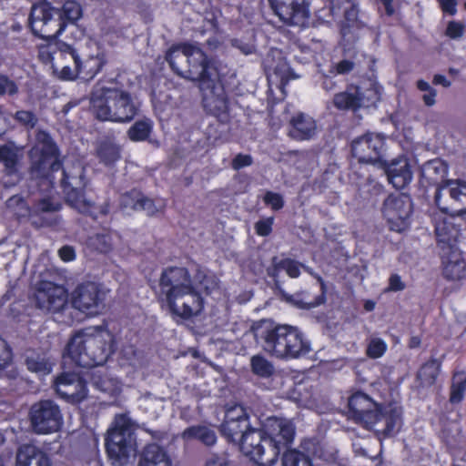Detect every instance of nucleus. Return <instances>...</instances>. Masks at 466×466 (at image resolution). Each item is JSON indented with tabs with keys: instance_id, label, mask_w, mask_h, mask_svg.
Segmentation results:
<instances>
[{
	"instance_id": "nucleus-1",
	"label": "nucleus",
	"mask_w": 466,
	"mask_h": 466,
	"mask_svg": "<svg viewBox=\"0 0 466 466\" xmlns=\"http://www.w3.org/2000/svg\"><path fill=\"white\" fill-rule=\"evenodd\" d=\"M156 297L161 309L172 318L190 319L204 309V299L185 267L168 266L158 279Z\"/></svg>"
},
{
	"instance_id": "nucleus-2",
	"label": "nucleus",
	"mask_w": 466,
	"mask_h": 466,
	"mask_svg": "<svg viewBox=\"0 0 466 466\" xmlns=\"http://www.w3.org/2000/svg\"><path fill=\"white\" fill-rule=\"evenodd\" d=\"M295 437V428L277 417L268 418L263 428L249 429L237 442L240 451L258 466H271Z\"/></svg>"
},
{
	"instance_id": "nucleus-3",
	"label": "nucleus",
	"mask_w": 466,
	"mask_h": 466,
	"mask_svg": "<svg viewBox=\"0 0 466 466\" xmlns=\"http://www.w3.org/2000/svg\"><path fill=\"white\" fill-rule=\"evenodd\" d=\"M347 408L350 420L363 429L373 431L380 439L393 437L401 428L400 408L379 404L360 390L349 397Z\"/></svg>"
},
{
	"instance_id": "nucleus-4",
	"label": "nucleus",
	"mask_w": 466,
	"mask_h": 466,
	"mask_svg": "<svg viewBox=\"0 0 466 466\" xmlns=\"http://www.w3.org/2000/svg\"><path fill=\"white\" fill-rule=\"evenodd\" d=\"M165 59L176 75L198 82L199 89L215 87L218 75L217 63L193 44L172 45L167 50Z\"/></svg>"
},
{
	"instance_id": "nucleus-5",
	"label": "nucleus",
	"mask_w": 466,
	"mask_h": 466,
	"mask_svg": "<svg viewBox=\"0 0 466 466\" xmlns=\"http://www.w3.org/2000/svg\"><path fill=\"white\" fill-rule=\"evenodd\" d=\"M257 339L263 340L264 349L280 359H298L311 350L310 342L297 328L289 325H275L266 320L254 328Z\"/></svg>"
},
{
	"instance_id": "nucleus-6",
	"label": "nucleus",
	"mask_w": 466,
	"mask_h": 466,
	"mask_svg": "<svg viewBox=\"0 0 466 466\" xmlns=\"http://www.w3.org/2000/svg\"><path fill=\"white\" fill-rule=\"evenodd\" d=\"M81 15L82 8L75 0L66 1L61 8L41 2L32 5L28 24L34 35L41 39H55L68 24L76 23Z\"/></svg>"
},
{
	"instance_id": "nucleus-7",
	"label": "nucleus",
	"mask_w": 466,
	"mask_h": 466,
	"mask_svg": "<svg viewBox=\"0 0 466 466\" xmlns=\"http://www.w3.org/2000/svg\"><path fill=\"white\" fill-rule=\"evenodd\" d=\"M90 109L102 122L129 123L139 108L127 91L97 83L90 94Z\"/></svg>"
},
{
	"instance_id": "nucleus-8",
	"label": "nucleus",
	"mask_w": 466,
	"mask_h": 466,
	"mask_svg": "<svg viewBox=\"0 0 466 466\" xmlns=\"http://www.w3.org/2000/svg\"><path fill=\"white\" fill-rule=\"evenodd\" d=\"M301 268L311 273L309 267H306L294 258L273 256L270 260V265L266 268V272L268 277L272 279L275 287L279 290L281 298L286 302L300 309H311L326 302L327 286L321 276L316 275V279L320 287V293L312 298L307 291L298 292L293 295L288 294L280 287L279 276L281 271H285L290 279H298L301 274Z\"/></svg>"
},
{
	"instance_id": "nucleus-9",
	"label": "nucleus",
	"mask_w": 466,
	"mask_h": 466,
	"mask_svg": "<svg viewBox=\"0 0 466 466\" xmlns=\"http://www.w3.org/2000/svg\"><path fill=\"white\" fill-rule=\"evenodd\" d=\"M114 351L113 340L108 342L101 335L79 330L69 339L63 352V361L70 360L76 367L91 369L104 365Z\"/></svg>"
},
{
	"instance_id": "nucleus-10",
	"label": "nucleus",
	"mask_w": 466,
	"mask_h": 466,
	"mask_svg": "<svg viewBox=\"0 0 466 466\" xmlns=\"http://www.w3.org/2000/svg\"><path fill=\"white\" fill-rule=\"evenodd\" d=\"M30 173L37 177H48L63 169L60 150L50 134L39 130L35 136V143L28 151Z\"/></svg>"
},
{
	"instance_id": "nucleus-11",
	"label": "nucleus",
	"mask_w": 466,
	"mask_h": 466,
	"mask_svg": "<svg viewBox=\"0 0 466 466\" xmlns=\"http://www.w3.org/2000/svg\"><path fill=\"white\" fill-rule=\"evenodd\" d=\"M57 47L61 58L66 59L69 56L74 62V68L69 66H62L59 76L62 80L72 81L78 77L86 81L92 80L102 71L107 62L103 52H97L95 56H85L80 55L72 45L66 42L58 43Z\"/></svg>"
},
{
	"instance_id": "nucleus-12",
	"label": "nucleus",
	"mask_w": 466,
	"mask_h": 466,
	"mask_svg": "<svg viewBox=\"0 0 466 466\" xmlns=\"http://www.w3.org/2000/svg\"><path fill=\"white\" fill-rule=\"evenodd\" d=\"M133 431L131 420L126 414L116 415L105 437V448L114 465H124L130 455Z\"/></svg>"
},
{
	"instance_id": "nucleus-13",
	"label": "nucleus",
	"mask_w": 466,
	"mask_h": 466,
	"mask_svg": "<svg viewBox=\"0 0 466 466\" xmlns=\"http://www.w3.org/2000/svg\"><path fill=\"white\" fill-rule=\"evenodd\" d=\"M69 298L73 309L86 316H96L104 307L106 292L101 283L86 280L76 286Z\"/></svg>"
},
{
	"instance_id": "nucleus-14",
	"label": "nucleus",
	"mask_w": 466,
	"mask_h": 466,
	"mask_svg": "<svg viewBox=\"0 0 466 466\" xmlns=\"http://www.w3.org/2000/svg\"><path fill=\"white\" fill-rule=\"evenodd\" d=\"M329 13L333 19L343 17L339 22V33L346 45L357 40L355 30L362 27L359 19V5L356 0H330Z\"/></svg>"
},
{
	"instance_id": "nucleus-15",
	"label": "nucleus",
	"mask_w": 466,
	"mask_h": 466,
	"mask_svg": "<svg viewBox=\"0 0 466 466\" xmlns=\"http://www.w3.org/2000/svg\"><path fill=\"white\" fill-rule=\"evenodd\" d=\"M29 419L33 431L37 434L58 431L63 425L59 406L51 400H40L32 405Z\"/></svg>"
},
{
	"instance_id": "nucleus-16",
	"label": "nucleus",
	"mask_w": 466,
	"mask_h": 466,
	"mask_svg": "<svg viewBox=\"0 0 466 466\" xmlns=\"http://www.w3.org/2000/svg\"><path fill=\"white\" fill-rule=\"evenodd\" d=\"M381 212L390 229L402 232L410 225V218L412 214L411 199L408 195L390 194L383 201Z\"/></svg>"
},
{
	"instance_id": "nucleus-17",
	"label": "nucleus",
	"mask_w": 466,
	"mask_h": 466,
	"mask_svg": "<svg viewBox=\"0 0 466 466\" xmlns=\"http://www.w3.org/2000/svg\"><path fill=\"white\" fill-rule=\"evenodd\" d=\"M385 146V139L382 136L368 133L352 141L351 154L360 163H382Z\"/></svg>"
},
{
	"instance_id": "nucleus-18",
	"label": "nucleus",
	"mask_w": 466,
	"mask_h": 466,
	"mask_svg": "<svg viewBox=\"0 0 466 466\" xmlns=\"http://www.w3.org/2000/svg\"><path fill=\"white\" fill-rule=\"evenodd\" d=\"M301 448L306 453L296 449L285 451L281 460L282 466H313L312 457L323 461L330 459L321 442L315 439L304 440Z\"/></svg>"
},
{
	"instance_id": "nucleus-19",
	"label": "nucleus",
	"mask_w": 466,
	"mask_h": 466,
	"mask_svg": "<svg viewBox=\"0 0 466 466\" xmlns=\"http://www.w3.org/2000/svg\"><path fill=\"white\" fill-rule=\"evenodd\" d=\"M36 305L49 313H64L67 309V296L64 289L52 282L43 281L35 292Z\"/></svg>"
},
{
	"instance_id": "nucleus-20",
	"label": "nucleus",
	"mask_w": 466,
	"mask_h": 466,
	"mask_svg": "<svg viewBox=\"0 0 466 466\" xmlns=\"http://www.w3.org/2000/svg\"><path fill=\"white\" fill-rule=\"evenodd\" d=\"M269 3L274 13L288 25H301L308 17L305 0H269Z\"/></svg>"
},
{
	"instance_id": "nucleus-21",
	"label": "nucleus",
	"mask_w": 466,
	"mask_h": 466,
	"mask_svg": "<svg viewBox=\"0 0 466 466\" xmlns=\"http://www.w3.org/2000/svg\"><path fill=\"white\" fill-rule=\"evenodd\" d=\"M70 176L63 169L61 187L66 194V202L78 210L81 214L89 216L93 219L97 218L96 206L95 202L86 198L85 190L76 187L70 182Z\"/></svg>"
},
{
	"instance_id": "nucleus-22",
	"label": "nucleus",
	"mask_w": 466,
	"mask_h": 466,
	"mask_svg": "<svg viewBox=\"0 0 466 466\" xmlns=\"http://www.w3.org/2000/svg\"><path fill=\"white\" fill-rule=\"evenodd\" d=\"M442 192L449 194L452 200L451 208L454 212L463 215L466 214V182L462 180H449L445 185L437 188L434 202L436 206L443 212L448 213V208L441 205Z\"/></svg>"
},
{
	"instance_id": "nucleus-23",
	"label": "nucleus",
	"mask_w": 466,
	"mask_h": 466,
	"mask_svg": "<svg viewBox=\"0 0 466 466\" xmlns=\"http://www.w3.org/2000/svg\"><path fill=\"white\" fill-rule=\"evenodd\" d=\"M442 275L447 280H461L465 277L466 263L457 248L441 251Z\"/></svg>"
},
{
	"instance_id": "nucleus-24",
	"label": "nucleus",
	"mask_w": 466,
	"mask_h": 466,
	"mask_svg": "<svg viewBox=\"0 0 466 466\" xmlns=\"http://www.w3.org/2000/svg\"><path fill=\"white\" fill-rule=\"evenodd\" d=\"M432 222L434 225L438 246L441 250L444 251L449 248H457L456 240L458 229L451 221V218L441 215H434Z\"/></svg>"
},
{
	"instance_id": "nucleus-25",
	"label": "nucleus",
	"mask_w": 466,
	"mask_h": 466,
	"mask_svg": "<svg viewBox=\"0 0 466 466\" xmlns=\"http://www.w3.org/2000/svg\"><path fill=\"white\" fill-rule=\"evenodd\" d=\"M15 466H53L48 454L37 446L24 443L17 448Z\"/></svg>"
},
{
	"instance_id": "nucleus-26",
	"label": "nucleus",
	"mask_w": 466,
	"mask_h": 466,
	"mask_svg": "<svg viewBox=\"0 0 466 466\" xmlns=\"http://www.w3.org/2000/svg\"><path fill=\"white\" fill-rule=\"evenodd\" d=\"M317 124L313 117L299 112L293 116L289 125V136L297 140L310 139L316 133Z\"/></svg>"
},
{
	"instance_id": "nucleus-27",
	"label": "nucleus",
	"mask_w": 466,
	"mask_h": 466,
	"mask_svg": "<svg viewBox=\"0 0 466 466\" xmlns=\"http://www.w3.org/2000/svg\"><path fill=\"white\" fill-rule=\"evenodd\" d=\"M386 174L389 182L397 189H403L412 179V171L406 158L393 160L388 165Z\"/></svg>"
},
{
	"instance_id": "nucleus-28",
	"label": "nucleus",
	"mask_w": 466,
	"mask_h": 466,
	"mask_svg": "<svg viewBox=\"0 0 466 466\" xmlns=\"http://www.w3.org/2000/svg\"><path fill=\"white\" fill-rule=\"evenodd\" d=\"M221 76L218 72V78L215 82L214 88L200 89L203 95L205 106L209 109L212 115L219 117L222 115H227L228 112V98L224 91L216 94V88L218 83H221Z\"/></svg>"
},
{
	"instance_id": "nucleus-29",
	"label": "nucleus",
	"mask_w": 466,
	"mask_h": 466,
	"mask_svg": "<svg viewBox=\"0 0 466 466\" xmlns=\"http://www.w3.org/2000/svg\"><path fill=\"white\" fill-rule=\"evenodd\" d=\"M363 97L359 86L350 85L345 91L334 95L332 103L338 110L357 111L361 107Z\"/></svg>"
},
{
	"instance_id": "nucleus-30",
	"label": "nucleus",
	"mask_w": 466,
	"mask_h": 466,
	"mask_svg": "<svg viewBox=\"0 0 466 466\" xmlns=\"http://www.w3.org/2000/svg\"><path fill=\"white\" fill-rule=\"evenodd\" d=\"M138 466H172V463L161 446L150 443L144 448Z\"/></svg>"
},
{
	"instance_id": "nucleus-31",
	"label": "nucleus",
	"mask_w": 466,
	"mask_h": 466,
	"mask_svg": "<svg viewBox=\"0 0 466 466\" xmlns=\"http://www.w3.org/2000/svg\"><path fill=\"white\" fill-rule=\"evenodd\" d=\"M181 438L185 441L198 440L206 446H213L217 442V435L213 430L204 425H193L186 428Z\"/></svg>"
},
{
	"instance_id": "nucleus-32",
	"label": "nucleus",
	"mask_w": 466,
	"mask_h": 466,
	"mask_svg": "<svg viewBox=\"0 0 466 466\" xmlns=\"http://www.w3.org/2000/svg\"><path fill=\"white\" fill-rule=\"evenodd\" d=\"M96 157L106 167H113L121 158V148L112 140L105 139L96 147Z\"/></svg>"
},
{
	"instance_id": "nucleus-33",
	"label": "nucleus",
	"mask_w": 466,
	"mask_h": 466,
	"mask_svg": "<svg viewBox=\"0 0 466 466\" xmlns=\"http://www.w3.org/2000/svg\"><path fill=\"white\" fill-rule=\"evenodd\" d=\"M253 427L250 424L249 417L234 421L222 423L220 431L226 439L232 443H237L243 434H246Z\"/></svg>"
},
{
	"instance_id": "nucleus-34",
	"label": "nucleus",
	"mask_w": 466,
	"mask_h": 466,
	"mask_svg": "<svg viewBox=\"0 0 466 466\" xmlns=\"http://www.w3.org/2000/svg\"><path fill=\"white\" fill-rule=\"evenodd\" d=\"M466 394V370H455L452 373L450 387L449 401L451 404H460Z\"/></svg>"
},
{
	"instance_id": "nucleus-35",
	"label": "nucleus",
	"mask_w": 466,
	"mask_h": 466,
	"mask_svg": "<svg viewBox=\"0 0 466 466\" xmlns=\"http://www.w3.org/2000/svg\"><path fill=\"white\" fill-rule=\"evenodd\" d=\"M57 395L71 404H79L87 397V386L85 381H78L72 388H55Z\"/></svg>"
},
{
	"instance_id": "nucleus-36",
	"label": "nucleus",
	"mask_w": 466,
	"mask_h": 466,
	"mask_svg": "<svg viewBox=\"0 0 466 466\" xmlns=\"http://www.w3.org/2000/svg\"><path fill=\"white\" fill-rule=\"evenodd\" d=\"M152 132L150 120H137L127 130V137L133 142L147 140Z\"/></svg>"
},
{
	"instance_id": "nucleus-37",
	"label": "nucleus",
	"mask_w": 466,
	"mask_h": 466,
	"mask_svg": "<svg viewBox=\"0 0 466 466\" xmlns=\"http://www.w3.org/2000/svg\"><path fill=\"white\" fill-rule=\"evenodd\" d=\"M0 162L4 164L7 174L12 175L17 172L18 155L16 151L6 145L0 146Z\"/></svg>"
},
{
	"instance_id": "nucleus-38",
	"label": "nucleus",
	"mask_w": 466,
	"mask_h": 466,
	"mask_svg": "<svg viewBox=\"0 0 466 466\" xmlns=\"http://www.w3.org/2000/svg\"><path fill=\"white\" fill-rule=\"evenodd\" d=\"M441 368V360L431 358L421 366L420 370V377L428 383H434L439 377Z\"/></svg>"
},
{
	"instance_id": "nucleus-39",
	"label": "nucleus",
	"mask_w": 466,
	"mask_h": 466,
	"mask_svg": "<svg viewBox=\"0 0 466 466\" xmlns=\"http://www.w3.org/2000/svg\"><path fill=\"white\" fill-rule=\"evenodd\" d=\"M252 372L261 378H269L274 373V367L262 355H255L250 360Z\"/></svg>"
},
{
	"instance_id": "nucleus-40",
	"label": "nucleus",
	"mask_w": 466,
	"mask_h": 466,
	"mask_svg": "<svg viewBox=\"0 0 466 466\" xmlns=\"http://www.w3.org/2000/svg\"><path fill=\"white\" fill-rule=\"evenodd\" d=\"M25 364L27 370L32 372L46 375L52 371L51 362L40 355L26 358Z\"/></svg>"
},
{
	"instance_id": "nucleus-41",
	"label": "nucleus",
	"mask_w": 466,
	"mask_h": 466,
	"mask_svg": "<svg viewBox=\"0 0 466 466\" xmlns=\"http://www.w3.org/2000/svg\"><path fill=\"white\" fill-rule=\"evenodd\" d=\"M88 243L96 251L106 254L112 249L111 236L107 233H96L88 238Z\"/></svg>"
},
{
	"instance_id": "nucleus-42",
	"label": "nucleus",
	"mask_w": 466,
	"mask_h": 466,
	"mask_svg": "<svg viewBox=\"0 0 466 466\" xmlns=\"http://www.w3.org/2000/svg\"><path fill=\"white\" fill-rule=\"evenodd\" d=\"M144 194L141 190L132 188L131 190L123 194L121 203L124 208H129L134 210H138L140 204L144 199Z\"/></svg>"
},
{
	"instance_id": "nucleus-43",
	"label": "nucleus",
	"mask_w": 466,
	"mask_h": 466,
	"mask_svg": "<svg viewBox=\"0 0 466 466\" xmlns=\"http://www.w3.org/2000/svg\"><path fill=\"white\" fill-rule=\"evenodd\" d=\"M46 40L47 41V44L46 46H39L38 57L42 62L48 64L53 61L55 54H59L57 44L61 41L57 40V38Z\"/></svg>"
},
{
	"instance_id": "nucleus-44",
	"label": "nucleus",
	"mask_w": 466,
	"mask_h": 466,
	"mask_svg": "<svg viewBox=\"0 0 466 466\" xmlns=\"http://www.w3.org/2000/svg\"><path fill=\"white\" fill-rule=\"evenodd\" d=\"M361 190L362 194H367V196L364 197L365 199L374 202L379 196L384 193L383 186L370 177L367 179V183L363 186Z\"/></svg>"
},
{
	"instance_id": "nucleus-45",
	"label": "nucleus",
	"mask_w": 466,
	"mask_h": 466,
	"mask_svg": "<svg viewBox=\"0 0 466 466\" xmlns=\"http://www.w3.org/2000/svg\"><path fill=\"white\" fill-rule=\"evenodd\" d=\"M14 119L27 129H33L37 124V116L30 110H18L14 115Z\"/></svg>"
},
{
	"instance_id": "nucleus-46",
	"label": "nucleus",
	"mask_w": 466,
	"mask_h": 466,
	"mask_svg": "<svg viewBox=\"0 0 466 466\" xmlns=\"http://www.w3.org/2000/svg\"><path fill=\"white\" fill-rule=\"evenodd\" d=\"M387 350L386 342L380 338L372 339L368 344L366 354L370 359H379L382 357Z\"/></svg>"
},
{
	"instance_id": "nucleus-47",
	"label": "nucleus",
	"mask_w": 466,
	"mask_h": 466,
	"mask_svg": "<svg viewBox=\"0 0 466 466\" xmlns=\"http://www.w3.org/2000/svg\"><path fill=\"white\" fill-rule=\"evenodd\" d=\"M78 381H84L75 372H62L58 375L54 381V388H72L76 386Z\"/></svg>"
},
{
	"instance_id": "nucleus-48",
	"label": "nucleus",
	"mask_w": 466,
	"mask_h": 466,
	"mask_svg": "<svg viewBox=\"0 0 466 466\" xmlns=\"http://www.w3.org/2000/svg\"><path fill=\"white\" fill-rule=\"evenodd\" d=\"M263 202L273 211H279L285 206V200L281 194L270 190L266 191L263 196Z\"/></svg>"
},
{
	"instance_id": "nucleus-49",
	"label": "nucleus",
	"mask_w": 466,
	"mask_h": 466,
	"mask_svg": "<svg viewBox=\"0 0 466 466\" xmlns=\"http://www.w3.org/2000/svg\"><path fill=\"white\" fill-rule=\"evenodd\" d=\"M274 217H267L258 220L255 225V232L259 237H268L271 234L274 225Z\"/></svg>"
},
{
	"instance_id": "nucleus-50",
	"label": "nucleus",
	"mask_w": 466,
	"mask_h": 466,
	"mask_svg": "<svg viewBox=\"0 0 466 466\" xmlns=\"http://www.w3.org/2000/svg\"><path fill=\"white\" fill-rule=\"evenodd\" d=\"M249 415L247 410L242 405H234L227 409L225 413V419L222 423H227L241 419L248 418Z\"/></svg>"
},
{
	"instance_id": "nucleus-51",
	"label": "nucleus",
	"mask_w": 466,
	"mask_h": 466,
	"mask_svg": "<svg viewBox=\"0 0 466 466\" xmlns=\"http://www.w3.org/2000/svg\"><path fill=\"white\" fill-rule=\"evenodd\" d=\"M18 92L15 82L10 79L6 75H0V96H14Z\"/></svg>"
},
{
	"instance_id": "nucleus-52",
	"label": "nucleus",
	"mask_w": 466,
	"mask_h": 466,
	"mask_svg": "<svg viewBox=\"0 0 466 466\" xmlns=\"http://www.w3.org/2000/svg\"><path fill=\"white\" fill-rule=\"evenodd\" d=\"M465 26L458 21H450L447 25L445 35L451 39H459L464 34Z\"/></svg>"
},
{
	"instance_id": "nucleus-53",
	"label": "nucleus",
	"mask_w": 466,
	"mask_h": 466,
	"mask_svg": "<svg viewBox=\"0 0 466 466\" xmlns=\"http://www.w3.org/2000/svg\"><path fill=\"white\" fill-rule=\"evenodd\" d=\"M355 66L354 62L343 59L338 63H336L334 66H332L329 69L330 74L333 75H346L349 74L353 70Z\"/></svg>"
},
{
	"instance_id": "nucleus-54",
	"label": "nucleus",
	"mask_w": 466,
	"mask_h": 466,
	"mask_svg": "<svg viewBox=\"0 0 466 466\" xmlns=\"http://www.w3.org/2000/svg\"><path fill=\"white\" fill-rule=\"evenodd\" d=\"M335 76L336 75L330 74L329 71V74L321 72L319 73L318 82L323 90L326 92H330L337 86V82L334 80Z\"/></svg>"
},
{
	"instance_id": "nucleus-55",
	"label": "nucleus",
	"mask_w": 466,
	"mask_h": 466,
	"mask_svg": "<svg viewBox=\"0 0 466 466\" xmlns=\"http://www.w3.org/2000/svg\"><path fill=\"white\" fill-rule=\"evenodd\" d=\"M253 159L250 155L239 153L232 159L231 167L235 170H239L252 164Z\"/></svg>"
},
{
	"instance_id": "nucleus-56",
	"label": "nucleus",
	"mask_w": 466,
	"mask_h": 466,
	"mask_svg": "<svg viewBox=\"0 0 466 466\" xmlns=\"http://www.w3.org/2000/svg\"><path fill=\"white\" fill-rule=\"evenodd\" d=\"M11 360V350L5 341H0V370L6 368Z\"/></svg>"
},
{
	"instance_id": "nucleus-57",
	"label": "nucleus",
	"mask_w": 466,
	"mask_h": 466,
	"mask_svg": "<svg viewBox=\"0 0 466 466\" xmlns=\"http://www.w3.org/2000/svg\"><path fill=\"white\" fill-rule=\"evenodd\" d=\"M405 283L401 280V278L399 274L393 273L390 275L389 279V286L388 290L390 291H401L405 289Z\"/></svg>"
},
{
	"instance_id": "nucleus-58",
	"label": "nucleus",
	"mask_w": 466,
	"mask_h": 466,
	"mask_svg": "<svg viewBox=\"0 0 466 466\" xmlns=\"http://www.w3.org/2000/svg\"><path fill=\"white\" fill-rule=\"evenodd\" d=\"M59 258L64 262H70L76 258V251L72 246L65 245L58 250Z\"/></svg>"
},
{
	"instance_id": "nucleus-59",
	"label": "nucleus",
	"mask_w": 466,
	"mask_h": 466,
	"mask_svg": "<svg viewBox=\"0 0 466 466\" xmlns=\"http://www.w3.org/2000/svg\"><path fill=\"white\" fill-rule=\"evenodd\" d=\"M440 7L444 14L455 15L457 13V0H438Z\"/></svg>"
},
{
	"instance_id": "nucleus-60",
	"label": "nucleus",
	"mask_w": 466,
	"mask_h": 466,
	"mask_svg": "<svg viewBox=\"0 0 466 466\" xmlns=\"http://www.w3.org/2000/svg\"><path fill=\"white\" fill-rule=\"evenodd\" d=\"M38 208L43 212L56 211L60 208L59 205L55 204L51 198H42L38 203Z\"/></svg>"
},
{
	"instance_id": "nucleus-61",
	"label": "nucleus",
	"mask_w": 466,
	"mask_h": 466,
	"mask_svg": "<svg viewBox=\"0 0 466 466\" xmlns=\"http://www.w3.org/2000/svg\"><path fill=\"white\" fill-rule=\"evenodd\" d=\"M138 210H145L148 215H154L157 212L155 202L152 198L144 196V199L140 204Z\"/></svg>"
},
{
	"instance_id": "nucleus-62",
	"label": "nucleus",
	"mask_w": 466,
	"mask_h": 466,
	"mask_svg": "<svg viewBox=\"0 0 466 466\" xmlns=\"http://www.w3.org/2000/svg\"><path fill=\"white\" fill-rule=\"evenodd\" d=\"M436 96L437 92L434 88H432L422 96V100L426 106H431L436 102Z\"/></svg>"
},
{
	"instance_id": "nucleus-63",
	"label": "nucleus",
	"mask_w": 466,
	"mask_h": 466,
	"mask_svg": "<svg viewBox=\"0 0 466 466\" xmlns=\"http://www.w3.org/2000/svg\"><path fill=\"white\" fill-rule=\"evenodd\" d=\"M425 167L428 170H434L435 173H438L440 169H441L443 172L445 171L443 163L439 159H433L427 162Z\"/></svg>"
},
{
	"instance_id": "nucleus-64",
	"label": "nucleus",
	"mask_w": 466,
	"mask_h": 466,
	"mask_svg": "<svg viewBox=\"0 0 466 466\" xmlns=\"http://www.w3.org/2000/svg\"><path fill=\"white\" fill-rule=\"evenodd\" d=\"M205 466H227V463L224 459L214 454L206 461Z\"/></svg>"
}]
</instances>
